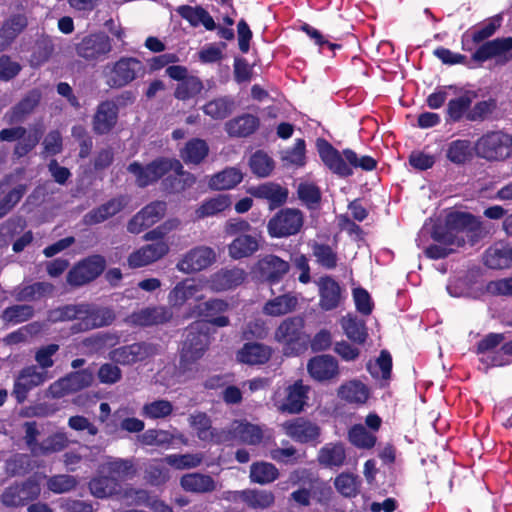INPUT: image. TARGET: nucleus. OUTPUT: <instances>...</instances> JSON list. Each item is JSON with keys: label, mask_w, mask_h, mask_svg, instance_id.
Returning a JSON list of instances; mask_svg holds the SVG:
<instances>
[{"label": "nucleus", "mask_w": 512, "mask_h": 512, "mask_svg": "<svg viewBox=\"0 0 512 512\" xmlns=\"http://www.w3.org/2000/svg\"><path fill=\"white\" fill-rule=\"evenodd\" d=\"M279 477L277 467L269 462H255L250 467V480L261 485L269 484Z\"/></svg>", "instance_id": "nucleus-53"}, {"label": "nucleus", "mask_w": 512, "mask_h": 512, "mask_svg": "<svg viewBox=\"0 0 512 512\" xmlns=\"http://www.w3.org/2000/svg\"><path fill=\"white\" fill-rule=\"evenodd\" d=\"M309 246L319 266L326 270H333L337 267L339 257L337 251L332 246L316 241L310 243Z\"/></svg>", "instance_id": "nucleus-46"}, {"label": "nucleus", "mask_w": 512, "mask_h": 512, "mask_svg": "<svg viewBox=\"0 0 512 512\" xmlns=\"http://www.w3.org/2000/svg\"><path fill=\"white\" fill-rule=\"evenodd\" d=\"M259 118L251 114H243L229 120L225 130L231 137L244 138L253 134L259 127Z\"/></svg>", "instance_id": "nucleus-37"}, {"label": "nucleus", "mask_w": 512, "mask_h": 512, "mask_svg": "<svg viewBox=\"0 0 512 512\" xmlns=\"http://www.w3.org/2000/svg\"><path fill=\"white\" fill-rule=\"evenodd\" d=\"M307 370L318 382L330 381L339 375L338 361L326 354L311 358L307 364Z\"/></svg>", "instance_id": "nucleus-22"}, {"label": "nucleus", "mask_w": 512, "mask_h": 512, "mask_svg": "<svg viewBox=\"0 0 512 512\" xmlns=\"http://www.w3.org/2000/svg\"><path fill=\"white\" fill-rule=\"evenodd\" d=\"M204 455L202 453L170 454L162 461L177 470L193 469L201 465Z\"/></svg>", "instance_id": "nucleus-56"}, {"label": "nucleus", "mask_w": 512, "mask_h": 512, "mask_svg": "<svg viewBox=\"0 0 512 512\" xmlns=\"http://www.w3.org/2000/svg\"><path fill=\"white\" fill-rule=\"evenodd\" d=\"M53 285L48 282H35L18 288L16 299L18 301L32 302L42 299L53 292Z\"/></svg>", "instance_id": "nucleus-51"}, {"label": "nucleus", "mask_w": 512, "mask_h": 512, "mask_svg": "<svg viewBox=\"0 0 512 512\" xmlns=\"http://www.w3.org/2000/svg\"><path fill=\"white\" fill-rule=\"evenodd\" d=\"M190 424L201 441L223 444L226 443L229 437V433L226 432V429L212 428L211 420L206 413L198 412L193 414L190 417Z\"/></svg>", "instance_id": "nucleus-19"}, {"label": "nucleus", "mask_w": 512, "mask_h": 512, "mask_svg": "<svg viewBox=\"0 0 512 512\" xmlns=\"http://www.w3.org/2000/svg\"><path fill=\"white\" fill-rule=\"evenodd\" d=\"M345 335L356 344H364L368 337L365 322L354 316L342 317L340 321Z\"/></svg>", "instance_id": "nucleus-49"}, {"label": "nucleus", "mask_w": 512, "mask_h": 512, "mask_svg": "<svg viewBox=\"0 0 512 512\" xmlns=\"http://www.w3.org/2000/svg\"><path fill=\"white\" fill-rule=\"evenodd\" d=\"M234 108V100L224 96L213 99L203 106V112L215 120H222L228 117Z\"/></svg>", "instance_id": "nucleus-54"}, {"label": "nucleus", "mask_w": 512, "mask_h": 512, "mask_svg": "<svg viewBox=\"0 0 512 512\" xmlns=\"http://www.w3.org/2000/svg\"><path fill=\"white\" fill-rule=\"evenodd\" d=\"M41 487L37 480L29 478L22 483L7 487L1 495V502L6 507L24 506L39 498Z\"/></svg>", "instance_id": "nucleus-11"}, {"label": "nucleus", "mask_w": 512, "mask_h": 512, "mask_svg": "<svg viewBox=\"0 0 512 512\" xmlns=\"http://www.w3.org/2000/svg\"><path fill=\"white\" fill-rule=\"evenodd\" d=\"M110 37L104 32H96L82 38L76 45V53L85 60H98L112 51Z\"/></svg>", "instance_id": "nucleus-14"}, {"label": "nucleus", "mask_w": 512, "mask_h": 512, "mask_svg": "<svg viewBox=\"0 0 512 512\" xmlns=\"http://www.w3.org/2000/svg\"><path fill=\"white\" fill-rule=\"evenodd\" d=\"M49 378L47 371H40L37 366L31 365L21 369L17 375L12 395L18 404H22L27 399L31 390L42 385Z\"/></svg>", "instance_id": "nucleus-12"}, {"label": "nucleus", "mask_w": 512, "mask_h": 512, "mask_svg": "<svg viewBox=\"0 0 512 512\" xmlns=\"http://www.w3.org/2000/svg\"><path fill=\"white\" fill-rule=\"evenodd\" d=\"M233 499L239 498L253 509H266L275 502V496L267 490L246 489L242 491L228 492Z\"/></svg>", "instance_id": "nucleus-35"}, {"label": "nucleus", "mask_w": 512, "mask_h": 512, "mask_svg": "<svg viewBox=\"0 0 512 512\" xmlns=\"http://www.w3.org/2000/svg\"><path fill=\"white\" fill-rule=\"evenodd\" d=\"M34 308L27 304L12 305L2 312V320L7 324H20L31 319Z\"/></svg>", "instance_id": "nucleus-58"}, {"label": "nucleus", "mask_w": 512, "mask_h": 512, "mask_svg": "<svg viewBox=\"0 0 512 512\" xmlns=\"http://www.w3.org/2000/svg\"><path fill=\"white\" fill-rule=\"evenodd\" d=\"M252 195L267 200L271 208H276L286 202L288 190L279 184L269 182L253 188Z\"/></svg>", "instance_id": "nucleus-40"}, {"label": "nucleus", "mask_w": 512, "mask_h": 512, "mask_svg": "<svg viewBox=\"0 0 512 512\" xmlns=\"http://www.w3.org/2000/svg\"><path fill=\"white\" fill-rule=\"evenodd\" d=\"M172 313L165 307H148L133 312L128 316L127 322L135 326H152L170 320Z\"/></svg>", "instance_id": "nucleus-28"}, {"label": "nucleus", "mask_w": 512, "mask_h": 512, "mask_svg": "<svg viewBox=\"0 0 512 512\" xmlns=\"http://www.w3.org/2000/svg\"><path fill=\"white\" fill-rule=\"evenodd\" d=\"M249 166L253 174L258 177H267L274 170L275 162L266 152L257 150L251 155Z\"/></svg>", "instance_id": "nucleus-57"}, {"label": "nucleus", "mask_w": 512, "mask_h": 512, "mask_svg": "<svg viewBox=\"0 0 512 512\" xmlns=\"http://www.w3.org/2000/svg\"><path fill=\"white\" fill-rule=\"evenodd\" d=\"M106 261L101 255H92L77 263L67 274L71 286H83L102 274Z\"/></svg>", "instance_id": "nucleus-10"}, {"label": "nucleus", "mask_w": 512, "mask_h": 512, "mask_svg": "<svg viewBox=\"0 0 512 512\" xmlns=\"http://www.w3.org/2000/svg\"><path fill=\"white\" fill-rule=\"evenodd\" d=\"M282 161L300 168L306 164V142L302 138L295 140L293 147L284 151Z\"/></svg>", "instance_id": "nucleus-62"}, {"label": "nucleus", "mask_w": 512, "mask_h": 512, "mask_svg": "<svg viewBox=\"0 0 512 512\" xmlns=\"http://www.w3.org/2000/svg\"><path fill=\"white\" fill-rule=\"evenodd\" d=\"M246 277V272L241 268H225L214 273L209 280V284L214 291H227L241 285Z\"/></svg>", "instance_id": "nucleus-27"}, {"label": "nucleus", "mask_w": 512, "mask_h": 512, "mask_svg": "<svg viewBox=\"0 0 512 512\" xmlns=\"http://www.w3.org/2000/svg\"><path fill=\"white\" fill-rule=\"evenodd\" d=\"M80 319V303L68 304L52 309L48 312L47 320L50 323L76 321Z\"/></svg>", "instance_id": "nucleus-64"}, {"label": "nucleus", "mask_w": 512, "mask_h": 512, "mask_svg": "<svg viewBox=\"0 0 512 512\" xmlns=\"http://www.w3.org/2000/svg\"><path fill=\"white\" fill-rule=\"evenodd\" d=\"M303 214L298 209L280 210L268 223L272 237L282 238L297 234L303 226Z\"/></svg>", "instance_id": "nucleus-9"}, {"label": "nucleus", "mask_w": 512, "mask_h": 512, "mask_svg": "<svg viewBox=\"0 0 512 512\" xmlns=\"http://www.w3.org/2000/svg\"><path fill=\"white\" fill-rule=\"evenodd\" d=\"M317 151L323 164L335 175L347 178L353 175L354 168L364 171H373L377 167V161L368 155L359 157L352 149L337 150L325 139H318Z\"/></svg>", "instance_id": "nucleus-2"}, {"label": "nucleus", "mask_w": 512, "mask_h": 512, "mask_svg": "<svg viewBox=\"0 0 512 512\" xmlns=\"http://www.w3.org/2000/svg\"><path fill=\"white\" fill-rule=\"evenodd\" d=\"M144 73L145 66L142 61L131 56H122L117 61L107 64L103 69L106 84L115 89L129 85Z\"/></svg>", "instance_id": "nucleus-4"}, {"label": "nucleus", "mask_w": 512, "mask_h": 512, "mask_svg": "<svg viewBox=\"0 0 512 512\" xmlns=\"http://www.w3.org/2000/svg\"><path fill=\"white\" fill-rule=\"evenodd\" d=\"M203 83L196 76H189L184 81L178 83L174 91V96L178 100H189L197 96L203 90Z\"/></svg>", "instance_id": "nucleus-60"}, {"label": "nucleus", "mask_w": 512, "mask_h": 512, "mask_svg": "<svg viewBox=\"0 0 512 512\" xmlns=\"http://www.w3.org/2000/svg\"><path fill=\"white\" fill-rule=\"evenodd\" d=\"M319 307L324 311L337 309L344 300L343 289L331 276L325 275L317 281Z\"/></svg>", "instance_id": "nucleus-17"}, {"label": "nucleus", "mask_w": 512, "mask_h": 512, "mask_svg": "<svg viewBox=\"0 0 512 512\" xmlns=\"http://www.w3.org/2000/svg\"><path fill=\"white\" fill-rule=\"evenodd\" d=\"M216 261L214 249L208 246H198L189 250L177 263V269L185 273L204 270Z\"/></svg>", "instance_id": "nucleus-16"}, {"label": "nucleus", "mask_w": 512, "mask_h": 512, "mask_svg": "<svg viewBox=\"0 0 512 512\" xmlns=\"http://www.w3.org/2000/svg\"><path fill=\"white\" fill-rule=\"evenodd\" d=\"M114 320L115 314L112 309L80 303V319L71 326V332L80 333L109 326Z\"/></svg>", "instance_id": "nucleus-7"}, {"label": "nucleus", "mask_w": 512, "mask_h": 512, "mask_svg": "<svg viewBox=\"0 0 512 512\" xmlns=\"http://www.w3.org/2000/svg\"><path fill=\"white\" fill-rule=\"evenodd\" d=\"M168 252L169 245L165 241L147 244L129 255L128 265L130 268H141L160 260Z\"/></svg>", "instance_id": "nucleus-20"}, {"label": "nucleus", "mask_w": 512, "mask_h": 512, "mask_svg": "<svg viewBox=\"0 0 512 512\" xmlns=\"http://www.w3.org/2000/svg\"><path fill=\"white\" fill-rule=\"evenodd\" d=\"M28 26L25 14H13L0 28V51L5 50Z\"/></svg>", "instance_id": "nucleus-30"}, {"label": "nucleus", "mask_w": 512, "mask_h": 512, "mask_svg": "<svg viewBox=\"0 0 512 512\" xmlns=\"http://www.w3.org/2000/svg\"><path fill=\"white\" fill-rule=\"evenodd\" d=\"M171 168L179 170L182 168V164L177 159L158 158L146 166L133 162L127 169L136 177L139 187H146L169 173Z\"/></svg>", "instance_id": "nucleus-6"}, {"label": "nucleus", "mask_w": 512, "mask_h": 512, "mask_svg": "<svg viewBox=\"0 0 512 512\" xmlns=\"http://www.w3.org/2000/svg\"><path fill=\"white\" fill-rule=\"evenodd\" d=\"M101 473L109 474L111 477L118 479L119 483L130 477L135 473L134 465L131 460L115 459L108 461L101 466Z\"/></svg>", "instance_id": "nucleus-52"}, {"label": "nucleus", "mask_w": 512, "mask_h": 512, "mask_svg": "<svg viewBox=\"0 0 512 512\" xmlns=\"http://www.w3.org/2000/svg\"><path fill=\"white\" fill-rule=\"evenodd\" d=\"M471 222L472 216L468 213H450L444 225H437L433 228L431 238L434 242L452 248V253H454L458 248L465 245L464 230Z\"/></svg>", "instance_id": "nucleus-3"}, {"label": "nucleus", "mask_w": 512, "mask_h": 512, "mask_svg": "<svg viewBox=\"0 0 512 512\" xmlns=\"http://www.w3.org/2000/svg\"><path fill=\"white\" fill-rule=\"evenodd\" d=\"M118 119V106L111 100L101 102L93 117V130L103 135L109 133L116 125Z\"/></svg>", "instance_id": "nucleus-26"}, {"label": "nucleus", "mask_w": 512, "mask_h": 512, "mask_svg": "<svg viewBox=\"0 0 512 512\" xmlns=\"http://www.w3.org/2000/svg\"><path fill=\"white\" fill-rule=\"evenodd\" d=\"M209 153V147L205 140L193 138L189 140L180 151V156L186 164H199Z\"/></svg>", "instance_id": "nucleus-48"}, {"label": "nucleus", "mask_w": 512, "mask_h": 512, "mask_svg": "<svg viewBox=\"0 0 512 512\" xmlns=\"http://www.w3.org/2000/svg\"><path fill=\"white\" fill-rule=\"evenodd\" d=\"M89 489L93 496L103 499L117 495L121 491L118 479L109 474L94 477L89 482Z\"/></svg>", "instance_id": "nucleus-42"}, {"label": "nucleus", "mask_w": 512, "mask_h": 512, "mask_svg": "<svg viewBox=\"0 0 512 512\" xmlns=\"http://www.w3.org/2000/svg\"><path fill=\"white\" fill-rule=\"evenodd\" d=\"M337 395L349 404L363 405L370 397V390L362 381L353 379L340 385Z\"/></svg>", "instance_id": "nucleus-32"}, {"label": "nucleus", "mask_w": 512, "mask_h": 512, "mask_svg": "<svg viewBox=\"0 0 512 512\" xmlns=\"http://www.w3.org/2000/svg\"><path fill=\"white\" fill-rule=\"evenodd\" d=\"M512 50V37L497 38L483 43L473 53L472 58L478 62H485L489 59L505 55Z\"/></svg>", "instance_id": "nucleus-34"}, {"label": "nucleus", "mask_w": 512, "mask_h": 512, "mask_svg": "<svg viewBox=\"0 0 512 512\" xmlns=\"http://www.w3.org/2000/svg\"><path fill=\"white\" fill-rule=\"evenodd\" d=\"M297 305L298 297L292 293H286L267 301L263 307V313L279 317L293 312Z\"/></svg>", "instance_id": "nucleus-41"}, {"label": "nucleus", "mask_w": 512, "mask_h": 512, "mask_svg": "<svg viewBox=\"0 0 512 512\" xmlns=\"http://www.w3.org/2000/svg\"><path fill=\"white\" fill-rule=\"evenodd\" d=\"M167 204L164 201H154L142 208L128 222L127 230L131 234H139L159 222L165 215Z\"/></svg>", "instance_id": "nucleus-15"}, {"label": "nucleus", "mask_w": 512, "mask_h": 512, "mask_svg": "<svg viewBox=\"0 0 512 512\" xmlns=\"http://www.w3.org/2000/svg\"><path fill=\"white\" fill-rule=\"evenodd\" d=\"M477 156L487 161H503L512 156V135L503 131L483 134L475 143Z\"/></svg>", "instance_id": "nucleus-5"}, {"label": "nucleus", "mask_w": 512, "mask_h": 512, "mask_svg": "<svg viewBox=\"0 0 512 512\" xmlns=\"http://www.w3.org/2000/svg\"><path fill=\"white\" fill-rule=\"evenodd\" d=\"M472 100L473 96L470 93H465L455 99H451L447 106L449 118L454 122H458L464 117L466 118V114L471 109Z\"/></svg>", "instance_id": "nucleus-59"}, {"label": "nucleus", "mask_w": 512, "mask_h": 512, "mask_svg": "<svg viewBox=\"0 0 512 512\" xmlns=\"http://www.w3.org/2000/svg\"><path fill=\"white\" fill-rule=\"evenodd\" d=\"M130 198L127 195H120L112 198L101 206L92 209L84 215L83 222L86 225H95L106 221L122 211L128 204Z\"/></svg>", "instance_id": "nucleus-21"}, {"label": "nucleus", "mask_w": 512, "mask_h": 512, "mask_svg": "<svg viewBox=\"0 0 512 512\" xmlns=\"http://www.w3.org/2000/svg\"><path fill=\"white\" fill-rule=\"evenodd\" d=\"M155 347L147 343H134L122 346L112 350L109 354L110 359L121 365H131L136 362L144 361L154 355Z\"/></svg>", "instance_id": "nucleus-18"}, {"label": "nucleus", "mask_w": 512, "mask_h": 512, "mask_svg": "<svg viewBox=\"0 0 512 512\" xmlns=\"http://www.w3.org/2000/svg\"><path fill=\"white\" fill-rule=\"evenodd\" d=\"M176 12L194 28L201 25L208 31L217 28L213 17L202 6L181 5L176 8Z\"/></svg>", "instance_id": "nucleus-29"}, {"label": "nucleus", "mask_w": 512, "mask_h": 512, "mask_svg": "<svg viewBox=\"0 0 512 512\" xmlns=\"http://www.w3.org/2000/svg\"><path fill=\"white\" fill-rule=\"evenodd\" d=\"M231 205V200L228 195H217L216 197L207 199L196 210V217L202 219L205 217L214 216L218 213L225 211Z\"/></svg>", "instance_id": "nucleus-55"}, {"label": "nucleus", "mask_w": 512, "mask_h": 512, "mask_svg": "<svg viewBox=\"0 0 512 512\" xmlns=\"http://www.w3.org/2000/svg\"><path fill=\"white\" fill-rule=\"evenodd\" d=\"M272 354L270 347L259 343H246L237 353L238 361L249 365L266 363Z\"/></svg>", "instance_id": "nucleus-39"}, {"label": "nucleus", "mask_w": 512, "mask_h": 512, "mask_svg": "<svg viewBox=\"0 0 512 512\" xmlns=\"http://www.w3.org/2000/svg\"><path fill=\"white\" fill-rule=\"evenodd\" d=\"M180 485L186 492L195 494L211 493L217 489V482L208 474L187 473L180 479Z\"/></svg>", "instance_id": "nucleus-33"}, {"label": "nucleus", "mask_w": 512, "mask_h": 512, "mask_svg": "<svg viewBox=\"0 0 512 512\" xmlns=\"http://www.w3.org/2000/svg\"><path fill=\"white\" fill-rule=\"evenodd\" d=\"M226 432L229 433L226 443L238 441L248 445H257L263 439L262 428L246 420L234 421L230 428L226 429Z\"/></svg>", "instance_id": "nucleus-23"}, {"label": "nucleus", "mask_w": 512, "mask_h": 512, "mask_svg": "<svg viewBox=\"0 0 512 512\" xmlns=\"http://www.w3.org/2000/svg\"><path fill=\"white\" fill-rule=\"evenodd\" d=\"M281 426L290 438L300 443L316 441L320 435L316 424L302 418L286 421Z\"/></svg>", "instance_id": "nucleus-25"}, {"label": "nucleus", "mask_w": 512, "mask_h": 512, "mask_svg": "<svg viewBox=\"0 0 512 512\" xmlns=\"http://www.w3.org/2000/svg\"><path fill=\"white\" fill-rule=\"evenodd\" d=\"M348 441L357 449L371 450L377 443V436L362 424H354L347 433Z\"/></svg>", "instance_id": "nucleus-45"}, {"label": "nucleus", "mask_w": 512, "mask_h": 512, "mask_svg": "<svg viewBox=\"0 0 512 512\" xmlns=\"http://www.w3.org/2000/svg\"><path fill=\"white\" fill-rule=\"evenodd\" d=\"M40 99V91L36 89L30 91L10 112L5 114V119L10 124L21 121L36 108Z\"/></svg>", "instance_id": "nucleus-43"}, {"label": "nucleus", "mask_w": 512, "mask_h": 512, "mask_svg": "<svg viewBox=\"0 0 512 512\" xmlns=\"http://www.w3.org/2000/svg\"><path fill=\"white\" fill-rule=\"evenodd\" d=\"M310 387L302 380L296 381L286 389L285 398L278 404V409L291 414L300 413L306 405Z\"/></svg>", "instance_id": "nucleus-24"}, {"label": "nucleus", "mask_w": 512, "mask_h": 512, "mask_svg": "<svg viewBox=\"0 0 512 512\" xmlns=\"http://www.w3.org/2000/svg\"><path fill=\"white\" fill-rule=\"evenodd\" d=\"M347 454L343 443H327L319 451L317 460L326 468H340L346 463Z\"/></svg>", "instance_id": "nucleus-36"}, {"label": "nucleus", "mask_w": 512, "mask_h": 512, "mask_svg": "<svg viewBox=\"0 0 512 512\" xmlns=\"http://www.w3.org/2000/svg\"><path fill=\"white\" fill-rule=\"evenodd\" d=\"M374 378L389 380L392 372V356L387 350H382L374 364L367 366Z\"/></svg>", "instance_id": "nucleus-63"}, {"label": "nucleus", "mask_w": 512, "mask_h": 512, "mask_svg": "<svg viewBox=\"0 0 512 512\" xmlns=\"http://www.w3.org/2000/svg\"><path fill=\"white\" fill-rule=\"evenodd\" d=\"M334 485L342 496L353 498L359 493L360 481L352 473H341L335 478Z\"/></svg>", "instance_id": "nucleus-61"}, {"label": "nucleus", "mask_w": 512, "mask_h": 512, "mask_svg": "<svg viewBox=\"0 0 512 512\" xmlns=\"http://www.w3.org/2000/svg\"><path fill=\"white\" fill-rule=\"evenodd\" d=\"M288 261L274 254H268L260 258L252 269L253 275L260 281L270 285L279 283L289 272Z\"/></svg>", "instance_id": "nucleus-8"}, {"label": "nucleus", "mask_w": 512, "mask_h": 512, "mask_svg": "<svg viewBox=\"0 0 512 512\" xmlns=\"http://www.w3.org/2000/svg\"><path fill=\"white\" fill-rule=\"evenodd\" d=\"M228 307V303L220 299H212L197 305L196 313L203 319L192 323L186 330L180 353V369L191 370V366L202 358L209 345L210 324L217 327L229 324V318L220 315L227 311Z\"/></svg>", "instance_id": "nucleus-1"}, {"label": "nucleus", "mask_w": 512, "mask_h": 512, "mask_svg": "<svg viewBox=\"0 0 512 512\" xmlns=\"http://www.w3.org/2000/svg\"><path fill=\"white\" fill-rule=\"evenodd\" d=\"M303 330V320L298 317L284 320L275 332V338L278 342L291 345L298 342Z\"/></svg>", "instance_id": "nucleus-44"}, {"label": "nucleus", "mask_w": 512, "mask_h": 512, "mask_svg": "<svg viewBox=\"0 0 512 512\" xmlns=\"http://www.w3.org/2000/svg\"><path fill=\"white\" fill-rule=\"evenodd\" d=\"M94 380V374L88 369L72 372L49 386L48 393L53 398H61L67 394L78 392L89 387Z\"/></svg>", "instance_id": "nucleus-13"}, {"label": "nucleus", "mask_w": 512, "mask_h": 512, "mask_svg": "<svg viewBox=\"0 0 512 512\" xmlns=\"http://www.w3.org/2000/svg\"><path fill=\"white\" fill-rule=\"evenodd\" d=\"M199 291L200 286L194 280H184L170 291L169 303L173 306H181L187 300L195 297Z\"/></svg>", "instance_id": "nucleus-50"}, {"label": "nucleus", "mask_w": 512, "mask_h": 512, "mask_svg": "<svg viewBox=\"0 0 512 512\" xmlns=\"http://www.w3.org/2000/svg\"><path fill=\"white\" fill-rule=\"evenodd\" d=\"M243 180V173L236 167L226 168L213 175L209 180V186L215 190H228L234 188Z\"/></svg>", "instance_id": "nucleus-47"}, {"label": "nucleus", "mask_w": 512, "mask_h": 512, "mask_svg": "<svg viewBox=\"0 0 512 512\" xmlns=\"http://www.w3.org/2000/svg\"><path fill=\"white\" fill-rule=\"evenodd\" d=\"M259 240L256 236L238 235L229 245L228 254L234 260H240L252 256L259 250Z\"/></svg>", "instance_id": "nucleus-38"}, {"label": "nucleus", "mask_w": 512, "mask_h": 512, "mask_svg": "<svg viewBox=\"0 0 512 512\" xmlns=\"http://www.w3.org/2000/svg\"><path fill=\"white\" fill-rule=\"evenodd\" d=\"M483 261L490 269L510 268L512 266V247L504 243H495L485 251Z\"/></svg>", "instance_id": "nucleus-31"}]
</instances>
